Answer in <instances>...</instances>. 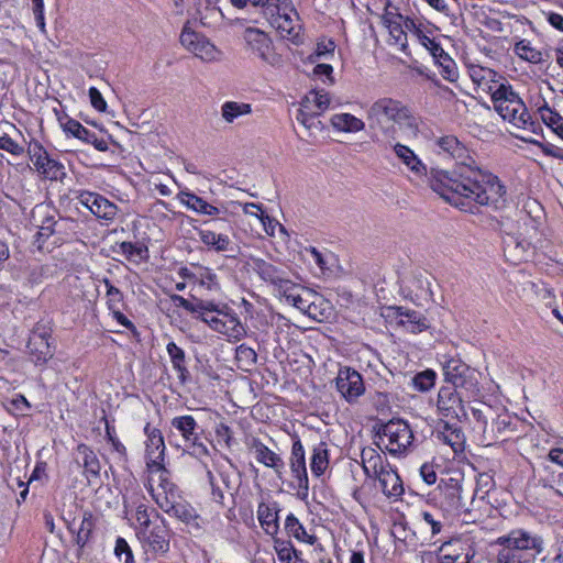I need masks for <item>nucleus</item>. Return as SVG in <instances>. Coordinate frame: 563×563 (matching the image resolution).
Listing matches in <instances>:
<instances>
[{"label": "nucleus", "mask_w": 563, "mask_h": 563, "mask_svg": "<svg viewBox=\"0 0 563 563\" xmlns=\"http://www.w3.org/2000/svg\"><path fill=\"white\" fill-rule=\"evenodd\" d=\"M170 300L176 307H181L190 313L203 312V310L216 309L214 301L212 300H202L194 298V301H190L180 295H172Z\"/></svg>", "instance_id": "nucleus-38"}, {"label": "nucleus", "mask_w": 563, "mask_h": 563, "mask_svg": "<svg viewBox=\"0 0 563 563\" xmlns=\"http://www.w3.org/2000/svg\"><path fill=\"white\" fill-rule=\"evenodd\" d=\"M207 476H208V479H209V483H210V486H211V496H212V499L220 504V505H223V499H224V493H223V489L221 488V486L216 482V478H214V475L212 474L211 471H207Z\"/></svg>", "instance_id": "nucleus-62"}, {"label": "nucleus", "mask_w": 563, "mask_h": 563, "mask_svg": "<svg viewBox=\"0 0 563 563\" xmlns=\"http://www.w3.org/2000/svg\"><path fill=\"white\" fill-rule=\"evenodd\" d=\"M58 122L67 135H71L88 144H92L95 148L100 152H106L108 150V142L104 139H99L95 132L86 129L79 121L64 114L58 117Z\"/></svg>", "instance_id": "nucleus-21"}, {"label": "nucleus", "mask_w": 563, "mask_h": 563, "mask_svg": "<svg viewBox=\"0 0 563 563\" xmlns=\"http://www.w3.org/2000/svg\"><path fill=\"white\" fill-rule=\"evenodd\" d=\"M516 54L532 64H539L542 62V53L530 45V42L521 40L515 45Z\"/></svg>", "instance_id": "nucleus-50"}, {"label": "nucleus", "mask_w": 563, "mask_h": 563, "mask_svg": "<svg viewBox=\"0 0 563 563\" xmlns=\"http://www.w3.org/2000/svg\"><path fill=\"white\" fill-rule=\"evenodd\" d=\"M49 335L48 329L36 324L29 338V354L35 365H45L54 356V350L48 342Z\"/></svg>", "instance_id": "nucleus-14"}, {"label": "nucleus", "mask_w": 563, "mask_h": 563, "mask_svg": "<svg viewBox=\"0 0 563 563\" xmlns=\"http://www.w3.org/2000/svg\"><path fill=\"white\" fill-rule=\"evenodd\" d=\"M179 40L185 48L192 52L202 60L212 62L219 58L220 52L217 47L211 44L206 36L198 32L185 26Z\"/></svg>", "instance_id": "nucleus-15"}, {"label": "nucleus", "mask_w": 563, "mask_h": 563, "mask_svg": "<svg viewBox=\"0 0 563 563\" xmlns=\"http://www.w3.org/2000/svg\"><path fill=\"white\" fill-rule=\"evenodd\" d=\"M319 113L311 112V108L306 107H299L296 120L301 124V126L311 135L316 132H319L322 130V123L318 119Z\"/></svg>", "instance_id": "nucleus-40"}, {"label": "nucleus", "mask_w": 563, "mask_h": 563, "mask_svg": "<svg viewBox=\"0 0 563 563\" xmlns=\"http://www.w3.org/2000/svg\"><path fill=\"white\" fill-rule=\"evenodd\" d=\"M257 462L264 464L267 467L275 470L277 474L282 473L284 468V462L278 454L268 449L260 440H254L252 445Z\"/></svg>", "instance_id": "nucleus-32"}, {"label": "nucleus", "mask_w": 563, "mask_h": 563, "mask_svg": "<svg viewBox=\"0 0 563 563\" xmlns=\"http://www.w3.org/2000/svg\"><path fill=\"white\" fill-rule=\"evenodd\" d=\"M437 374L432 369H426L416 374L412 378L413 387L419 391H428L435 384Z\"/></svg>", "instance_id": "nucleus-53"}, {"label": "nucleus", "mask_w": 563, "mask_h": 563, "mask_svg": "<svg viewBox=\"0 0 563 563\" xmlns=\"http://www.w3.org/2000/svg\"><path fill=\"white\" fill-rule=\"evenodd\" d=\"M495 110L504 119L518 128H526L531 124V115L522 99L506 82L497 86H488Z\"/></svg>", "instance_id": "nucleus-4"}, {"label": "nucleus", "mask_w": 563, "mask_h": 563, "mask_svg": "<svg viewBox=\"0 0 563 563\" xmlns=\"http://www.w3.org/2000/svg\"><path fill=\"white\" fill-rule=\"evenodd\" d=\"M443 422V430L437 431V439L443 443L450 445L455 453L464 451L465 435L464 432L456 423H450V421Z\"/></svg>", "instance_id": "nucleus-25"}, {"label": "nucleus", "mask_w": 563, "mask_h": 563, "mask_svg": "<svg viewBox=\"0 0 563 563\" xmlns=\"http://www.w3.org/2000/svg\"><path fill=\"white\" fill-rule=\"evenodd\" d=\"M329 466V452L327 444L320 442L312 452L310 468L316 476H321Z\"/></svg>", "instance_id": "nucleus-43"}, {"label": "nucleus", "mask_w": 563, "mask_h": 563, "mask_svg": "<svg viewBox=\"0 0 563 563\" xmlns=\"http://www.w3.org/2000/svg\"><path fill=\"white\" fill-rule=\"evenodd\" d=\"M362 467L367 476H376L382 473L389 463L375 449L364 448L361 453Z\"/></svg>", "instance_id": "nucleus-29"}, {"label": "nucleus", "mask_w": 563, "mask_h": 563, "mask_svg": "<svg viewBox=\"0 0 563 563\" xmlns=\"http://www.w3.org/2000/svg\"><path fill=\"white\" fill-rule=\"evenodd\" d=\"M206 224H210L211 229H201L198 231V235L201 242L213 249L217 252H225L231 247V240L228 234L218 231H227L231 229L229 221L225 219L206 221Z\"/></svg>", "instance_id": "nucleus-16"}, {"label": "nucleus", "mask_w": 563, "mask_h": 563, "mask_svg": "<svg viewBox=\"0 0 563 563\" xmlns=\"http://www.w3.org/2000/svg\"><path fill=\"white\" fill-rule=\"evenodd\" d=\"M280 34L283 38H286L294 44L302 43L301 24L299 14L291 4V9L288 12H283L276 19L272 20L271 23Z\"/></svg>", "instance_id": "nucleus-20"}, {"label": "nucleus", "mask_w": 563, "mask_h": 563, "mask_svg": "<svg viewBox=\"0 0 563 563\" xmlns=\"http://www.w3.org/2000/svg\"><path fill=\"white\" fill-rule=\"evenodd\" d=\"M277 554L278 559L284 563H305L292 547L283 545L277 548Z\"/></svg>", "instance_id": "nucleus-58"}, {"label": "nucleus", "mask_w": 563, "mask_h": 563, "mask_svg": "<svg viewBox=\"0 0 563 563\" xmlns=\"http://www.w3.org/2000/svg\"><path fill=\"white\" fill-rule=\"evenodd\" d=\"M291 0H256L255 7H261L262 12L269 23L283 12H288L291 9Z\"/></svg>", "instance_id": "nucleus-35"}, {"label": "nucleus", "mask_w": 563, "mask_h": 563, "mask_svg": "<svg viewBox=\"0 0 563 563\" xmlns=\"http://www.w3.org/2000/svg\"><path fill=\"white\" fill-rule=\"evenodd\" d=\"M289 465L292 476L298 481L299 492H301L303 496H307L309 490V481L306 467L305 449L299 438H297L292 443Z\"/></svg>", "instance_id": "nucleus-22"}, {"label": "nucleus", "mask_w": 563, "mask_h": 563, "mask_svg": "<svg viewBox=\"0 0 563 563\" xmlns=\"http://www.w3.org/2000/svg\"><path fill=\"white\" fill-rule=\"evenodd\" d=\"M216 317L205 319L213 331L227 335L230 340L240 341L246 335V329L236 313L225 303L214 302Z\"/></svg>", "instance_id": "nucleus-8"}, {"label": "nucleus", "mask_w": 563, "mask_h": 563, "mask_svg": "<svg viewBox=\"0 0 563 563\" xmlns=\"http://www.w3.org/2000/svg\"><path fill=\"white\" fill-rule=\"evenodd\" d=\"M434 60L441 67V75L445 80L453 82L459 78L456 64L448 53L443 52L441 57H435Z\"/></svg>", "instance_id": "nucleus-49"}, {"label": "nucleus", "mask_w": 563, "mask_h": 563, "mask_svg": "<svg viewBox=\"0 0 563 563\" xmlns=\"http://www.w3.org/2000/svg\"><path fill=\"white\" fill-rule=\"evenodd\" d=\"M179 200L183 205L187 206L189 209L208 216H218L220 213L219 208L208 203L206 200H203L201 197H198L197 195L189 192V191H180Z\"/></svg>", "instance_id": "nucleus-34"}, {"label": "nucleus", "mask_w": 563, "mask_h": 563, "mask_svg": "<svg viewBox=\"0 0 563 563\" xmlns=\"http://www.w3.org/2000/svg\"><path fill=\"white\" fill-rule=\"evenodd\" d=\"M92 529H93L92 516H91V514H85V516L80 522L79 529L77 531V536H76V543L80 548L85 547V544L90 539Z\"/></svg>", "instance_id": "nucleus-54"}, {"label": "nucleus", "mask_w": 563, "mask_h": 563, "mask_svg": "<svg viewBox=\"0 0 563 563\" xmlns=\"http://www.w3.org/2000/svg\"><path fill=\"white\" fill-rule=\"evenodd\" d=\"M386 27L389 31L390 37L394 40V44L399 45L400 49L402 52H406V49L408 47V42H407V33L405 31L404 23L386 25Z\"/></svg>", "instance_id": "nucleus-56"}, {"label": "nucleus", "mask_w": 563, "mask_h": 563, "mask_svg": "<svg viewBox=\"0 0 563 563\" xmlns=\"http://www.w3.org/2000/svg\"><path fill=\"white\" fill-rule=\"evenodd\" d=\"M393 140H388L389 145L394 148L396 156L415 174H422L426 172V166L418 158L415 152L408 146L400 143H391Z\"/></svg>", "instance_id": "nucleus-33"}, {"label": "nucleus", "mask_w": 563, "mask_h": 563, "mask_svg": "<svg viewBox=\"0 0 563 563\" xmlns=\"http://www.w3.org/2000/svg\"><path fill=\"white\" fill-rule=\"evenodd\" d=\"M151 472L157 475L158 485L155 490H168V493L177 490L176 485L169 481L168 471L164 467L163 463L153 465Z\"/></svg>", "instance_id": "nucleus-55"}, {"label": "nucleus", "mask_w": 563, "mask_h": 563, "mask_svg": "<svg viewBox=\"0 0 563 563\" xmlns=\"http://www.w3.org/2000/svg\"><path fill=\"white\" fill-rule=\"evenodd\" d=\"M405 18L406 16L398 12V9L396 7H393L388 0L386 1L384 14L382 16L385 26L397 23H404Z\"/></svg>", "instance_id": "nucleus-57"}, {"label": "nucleus", "mask_w": 563, "mask_h": 563, "mask_svg": "<svg viewBox=\"0 0 563 563\" xmlns=\"http://www.w3.org/2000/svg\"><path fill=\"white\" fill-rule=\"evenodd\" d=\"M145 433L147 434L146 441V464L148 468L153 465H158L164 461L165 444L161 430L156 428H150V424L145 427Z\"/></svg>", "instance_id": "nucleus-24"}, {"label": "nucleus", "mask_w": 563, "mask_h": 563, "mask_svg": "<svg viewBox=\"0 0 563 563\" xmlns=\"http://www.w3.org/2000/svg\"><path fill=\"white\" fill-rule=\"evenodd\" d=\"M439 563H470L472 555L461 542H446L439 550Z\"/></svg>", "instance_id": "nucleus-26"}, {"label": "nucleus", "mask_w": 563, "mask_h": 563, "mask_svg": "<svg viewBox=\"0 0 563 563\" xmlns=\"http://www.w3.org/2000/svg\"><path fill=\"white\" fill-rule=\"evenodd\" d=\"M119 253L125 256L128 261L140 263L147 258L148 249L142 243L121 242L119 245Z\"/></svg>", "instance_id": "nucleus-41"}, {"label": "nucleus", "mask_w": 563, "mask_h": 563, "mask_svg": "<svg viewBox=\"0 0 563 563\" xmlns=\"http://www.w3.org/2000/svg\"><path fill=\"white\" fill-rule=\"evenodd\" d=\"M542 121L563 140V117L548 104L539 108Z\"/></svg>", "instance_id": "nucleus-47"}, {"label": "nucleus", "mask_w": 563, "mask_h": 563, "mask_svg": "<svg viewBox=\"0 0 563 563\" xmlns=\"http://www.w3.org/2000/svg\"><path fill=\"white\" fill-rule=\"evenodd\" d=\"M107 303L110 310H114L115 308H118L123 300V294L117 287H109L107 291Z\"/></svg>", "instance_id": "nucleus-64"}, {"label": "nucleus", "mask_w": 563, "mask_h": 563, "mask_svg": "<svg viewBox=\"0 0 563 563\" xmlns=\"http://www.w3.org/2000/svg\"><path fill=\"white\" fill-rule=\"evenodd\" d=\"M387 318L394 319L397 325L411 333H420L429 328L427 318L419 311L404 307H389Z\"/></svg>", "instance_id": "nucleus-19"}, {"label": "nucleus", "mask_w": 563, "mask_h": 563, "mask_svg": "<svg viewBox=\"0 0 563 563\" xmlns=\"http://www.w3.org/2000/svg\"><path fill=\"white\" fill-rule=\"evenodd\" d=\"M150 492L158 507L166 514H169L172 506L177 501L178 492L170 490V493H168V490H155L152 486Z\"/></svg>", "instance_id": "nucleus-51"}, {"label": "nucleus", "mask_w": 563, "mask_h": 563, "mask_svg": "<svg viewBox=\"0 0 563 563\" xmlns=\"http://www.w3.org/2000/svg\"><path fill=\"white\" fill-rule=\"evenodd\" d=\"M445 382L459 390H464L467 397H475L479 393L478 373L460 358H450L443 365Z\"/></svg>", "instance_id": "nucleus-5"}, {"label": "nucleus", "mask_w": 563, "mask_h": 563, "mask_svg": "<svg viewBox=\"0 0 563 563\" xmlns=\"http://www.w3.org/2000/svg\"><path fill=\"white\" fill-rule=\"evenodd\" d=\"M369 128L379 131L387 140H396L397 132L407 136H417L419 132L418 119L401 101L393 98H380L367 110Z\"/></svg>", "instance_id": "nucleus-2"}, {"label": "nucleus", "mask_w": 563, "mask_h": 563, "mask_svg": "<svg viewBox=\"0 0 563 563\" xmlns=\"http://www.w3.org/2000/svg\"><path fill=\"white\" fill-rule=\"evenodd\" d=\"M166 351L170 358L173 368L178 374L179 382L184 385L190 378V373L186 365V354L185 351L179 347L175 342H169L166 346Z\"/></svg>", "instance_id": "nucleus-31"}, {"label": "nucleus", "mask_w": 563, "mask_h": 563, "mask_svg": "<svg viewBox=\"0 0 563 563\" xmlns=\"http://www.w3.org/2000/svg\"><path fill=\"white\" fill-rule=\"evenodd\" d=\"M243 38L247 47L263 62L275 65L278 62L277 55L273 52L272 40L266 33L258 29L247 27Z\"/></svg>", "instance_id": "nucleus-18"}, {"label": "nucleus", "mask_w": 563, "mask_h": 563, "mask_svg": "<svg viewBox=\"0 0 563 563\" xmlns=\"http://www.w3.org/2000/svg\"><path fill=\"white\" fill-rule=\"evenodd\" d=\"M419 43L431 53L433 58L441 57V54L444 52L442 46L427 34L421 36V41Z\"/></svg>", "instance_id": "nucleus-61"}, {"label": "nucleus", "mask_w": 563, "mask_h": 563, "mask_svg": "<svg viewBox=\"0 0 563 563\" xmlns=\"http://www.w3.org/2000/svg\"><path fill=\"white\" fill-rule=\"evenodd\" d=\"M331 123L336 130L343 132H358L362 131L365 126L361 119L350 113L334 114L331 118Z\"/></svg>", "instance_id": "nucleus-39"}, {"label": "nucleus", "mask_w": 563, "mask_h": 563, "mask_svg": "<svg viewBox=\"0 0 563 563\" xmlns=\"http://www.w3.org/2000/svg\"><path fill=\"white\" fill-rule=\"evenodd\" d=\"M76 199L98 219L112 221L118 213V206L100 194L81 190L78 191Z\"/></svg>", "instance_id": "nucleus-17"}, {"label": "nucleus", "mask_w": 563, "mask_h": 563, "mask_svg": "<svg viewBox=\"0 0 563 563\" xmlns=\"http://www.w3.org/2000/svg\"><path fill=\"white\" fill-rule=\"evenodd\" d=\"M257 518L267 534L274 536L278 531L277 511L268 505L261 503L257 508Z\"/></svg>", "instance_id": "nucleus-36"}, {"label": "nucleus", "mask_w": 563, "mask_h": 563, "mask_svg": "<svg viewBox=\"0 0 563 563\" xmlns=\"http://www.w3.org/2000/svg\"><path fill=\"white\" fill-rule=\"evenodd\" d=\"M519 230L517 234L507 232L506 229L503 231L506 236L503 239L505 252L521 257L530 247L534 246V239L538 235V221L528 214H522L519 220Z\"/></svg>", "instance_id": "nucleus-6"}, {"label": "nucleus", "mask_w": 563, "mask_h": 563, "mask_svg": "<svg viewBox=\"0 0 563 563\" xmlns=\"http://www.w3.org/2000/svg\"><path fill=\"white\" fill-rule=\"evenodd\" d=\"M378 438L382 442L386 438L388 443L385 445L390 454H401L411 444L413 433L409 424L404 420H389L383 426L378 432Z\"/></svg>", "instance_id": "nucleus-10"}, {"label": "nucleus", "mask_w": 563, "mask_h": 563, "mask_svg": "<svg viewBox=\"0 0 563 563\" xmlns=\"http://www.w3.org/2000/svg\"><path fill=\"white\" fill-rule=\"evenodd\" d=\"M437 145L456 164L453 169L432 168L429 175L431 189L454 207L476 212L478 207L500 209L506 203V189L494 174L483 170L468 150L454 135L437 140Z\"/></svg>", "instance_id": "nucleus-1"}, {"label": "nucleus", "mask_w": 563, "mask_h": 563, "mask_svg": "<svg viewBox=\"0 0 563 563\" xmlns=\"http://www.w3.org/2000/svg\"><path fill=\"white\" fill-rule=\"evenodd\" d=\"M280 294L290 302L294 307L302 311L303 313L309 308V302L312 300L311 296L316 292H311L307 289L300 288L290 282V287H285Z\"/></svg>", "instance_id": "nucleus-30"}, {"label": "nucleus", "mask_w": 563, "mask_h": 563, "mask_svg": "<svg viewBox=\"0 0 563 563\" xmlns=\"http://www.w3.org/2000/svg\"><path fill=\"white\" fill-rule=\"evenodd\" d=\"M335 387L341 397L350 405L356 404L365 393L362 375L349 366H343L339 369L335 377Z\"/></svg>", "instance_id": "nucleus-12"}, {"label": "nucleus", "mask_w": 563, "mask_h": 563, "mask_svg": "<svg viewBox=\"0 0 563 563\" xmlns=\"http://www.w3.org/2000/svg\"><path fill=\"white\" fill-rule=\"evenodd\" d=\"M311 297L312 300L309 302V308L305 313L313 320L323 321L330 316V303L318 294Z\"/></svg>", "instance_id": "nucleus-45"}, {"label": "nucleus", "mask_w": 563, "mask_h": 563, "mask_svg": "<svg viewBox=\"0 0 563 563\" xmlns=\"http://www.w3.org/2000/svg\"><path fill=\"white\" fill-rule=\"evenodd\" d=\"M330 104V98L328 93L320 91H310L305 96V98L300 102V107L311 108V112H316L321 114L324 110L328 109Z\"/></svg>", "instance_id": "nucleus-44"}, {"label": "nucleus", "mask_w": 563, "mask_h": 563, "mask_svg": "<svg viewBox=\"0 0 563 563\" xmlns=\"http://www.w3.org/2000/svg\"><path fill=\"white\" fill-rule=\"evenodd\" d=\"M114 553L118 558H121L124 554L125 555L124 563H134L132 550H131L130 545L128 544V542L125 541V539H123V538L117 539Z\"/></svg>", "instance_id": "nucleus-60"}, {"label": "nucleus", "mask_w": 563, "mask_h": 563, "mask_svg": "<svg viewBox=\"0 0 563 563\" xmlns=\"http://www.w3.org/2000/svg\"><path fill=\"white\" fill-rule=\"evenodd\" d=\"M500 549L496 563H533L536 556L543 551V540L523 529H515L495 541Z\"/></svg>", "instance_id": "nucleus-3"}, {"label": "nucleus", "mask_w": 563, "mask_h": 563, "mask_svg": "<svg viewBox=\"0 0 563 563\" xmlns=\"http://www.w3.org/2000/svg\"><path fill=\"white\" fill-rule=\"evenodd\" d=\"M88 95H89V98H90L91 106L96 110H98L100 112L106 111L107 102L103 99L101 92L96 87L89 88Z\"/></svg>", "instance_id": "nucleus-63"}, {"label": "nucleus", "mask_w": 563, "mask_h": 563, "mask_svg": "<svg viewBox=\"0 0 563 563\" xmlns=\"http://www.w3.org/2000/svg\"><path fill=\"white\" fill-rule=\"evenodd\" d=\"M253 271L265 282L278 288L280 292L285 287H290L286 273L263 258L252 257Z\"/></svg>", "instance_id": "nucleus-23"}, {"label": "nucleus", "mask_w": 563, "mask_h": 563, "mask_svg": "<svg viewBox=\"0 0 563 563\" xmlns=\"http://www.w3.org/2000/svg\"><path fill=\"white\" fill-rule=\"evenodd\" d=\"M464 390L455 389L454 387L442 386L438 393L437 410L443 419L457 420L466 417L464 407L465 399H470Z\"/></svg>", "instance_id": "nucleus-9"}, {"label": "nucleus", "mask_w": 563, "mask_h": 563, "mask_svg": "<svg viewBox=\"0 0 563 563\" xmlns=\"http://www.w3.org/2000/svg\"><path fill=\"white\" fill-rule=\"evenodd\" d=\"M252 112L250 103L227 101L221 107V115L227 123H233L234 120Z\"/></svg>", "instance_id": "nucleus-42"}, {"label": "nucleus", "mask_w": 563, "mask_h": 563, "mask_svg": "<svg viewBox=\"0 0 563 563\" xmlns=\"http://www.w3.org/2000/svg\"><path fill=\"white\" fill-rule=\"evenodd\" d=\"M0 150H3L15 156H20L24 153V147L7 134L0 136Z\"/></svg>", "instance_id": "nucleus-59"}, {"label": "nucleus", "mask_w": 563, "mask_h": 563, "mask_svg": "<svg viewBox=\"0 0 563 563\" xmlns=\"http://www.w3.org/2000/svg\"><path fill=\"white\" fill-rule=\"evenodd\" d=\"M172 427L180 434L184 450L196 457L207 456L209 451L202 442L203 430L192 416H178L172 419Z\"/></svg>", "instance_id": "nucleus-7"}, {"label": "nucleus", "mask_w": 563, "mask_h": 563, "mask_svg": "<svg viewBox=\"0 0 563 563\" xmlns=\"http://www.w3.org/2000/svg\"><path fill=\"white\" fill-rule=\"evenodd\" d=\"M169 515L181 520L185 523H191L199 518L196 515L194 508L187 504L176 501L172 508Z\"/></svg>", "instance_id": "nucleus-52"}, {"label": "nucleus", "mask_w": 563, "mask_h": 563, "mask_svg": "<svg viewBox=\"0 0 563 563\" xmlns=\"http://www.w3.org/2000/svg\"><path fill=\"white\" fill-rule=\"evenodd\" d=\"M285 530L287 533L299 541L307 542L309 544H313L316 541L314 536H310L307 533L303 526L299 522V520L295 517V515L289 514L285 520Z\"/></svg>", "instance_id": "nucleus-46"}, {"label": "nucleus", "mask_w": 563, "mask_h": 563, "mask_svg": "<svg viewBox=\"0 0 563 563\" xmlns=\"http://www.w3.org/2000/svg\"><path fill=\"white\" fill-rule=\"evenodd\" d=\"M29 154L36 172L42 178L55 181L65 178V166L60 162L52 158L40 143H34L30 146Z\"/></svg>", "instance_id": "nucleus-13"}, {"label": "nucleus", "mask_w": 563, "mask_h": 563, "mask_svg": "<svg viewBox=\"0 0 563 563\" xmlns=\"http://www.w3.org/2000/svg\"><path fill=\"white\" fill-rule=\"evenodd\" d=\"M375 477L379 481L382 490L387 497H400L402 495V482L398 473L391 470L390 466L386 467Z\"/></svg>", "instance_id": "nucleus-27"}, {"label": "nucleus", "mask_w": 563, "mask_h": 563, "mask_svg": "<svg viewBox=\"0 0 563 563\" xmlns=\"http://www.w3.org/2000/svg\"><path fill=\"white\" fill-rule=\"evenodd\" d=\"M136 536L146 553L161 555L169 550V530L163 521L140 528Z\"/></svg>", "instance_id": "nucleus-11"}, {"label": "nucleus", "mask_w": 563, "mask_h": 563, "mask_svg": "<svg viewBox=\"0 0 563 563\" xmlns=\"http://www.w3.org/2000/svg\"><path fill=\"white\" fill-rule=\"evenodd\" d=\"M235 361L239 368L250 371L257 362V354L252 347L241 344L235 349Z\"/></svg>", "instance_id": "nucleus-48"}, {"label": "nucleus", "mask_w": 563, "mask_h": 563, "mask_svg": "<svg viewBox=\"0 0 563 563\" xmlns=\"http://www.w3.org/2000/svg\"><path fill=\"white\" fill-rule=\"evenodd\" d=\"M75 461L79 466H82L85 472L91 476H99L100 462L92 451V449L84 443L78 444L76 448Z\"/></svg>", "instance_id": "nucleus-28"}, {"label": "nucleus", "mask_w": 563, "mask_h": 563, "mask_svg": "<svg viewBox=\"0 0 563 563\" xmlns=\"http://www.w3.org/2000/svg\"><path fill=\"white\" fill-rule=\"evenodd\" d=\"M516 424L517 422L511 416L501 413L493 420L490 427L496 438L505 441L516 431Z\"/></svg>", "instance_id": "nucleus-37"}]
</instances>
